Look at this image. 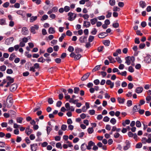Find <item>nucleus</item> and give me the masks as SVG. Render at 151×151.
Returning <instances> with one entry per match:
<instances>
[{
  "mask_svg": "<svg viewBox=\"0 0 151 151\" xmlns=\"http://www.w3.org/2000/svg\"><path fill=\"white\" fill-rule=\"evenodd\" d=\"M68 19L70 21L74 20L76 17V14L72 12H69L68 14Z\"/></svg>",
  "mask_w": 151,
  "mask_h": 151,
  "instance_id": "obj_1",
  "label": "nucleus"
},
{
  "mask_svg": "<svg viewBox=\"0 0 151 151\" xmlns=\"http://www.w3.org/2000/svg\"><path fill=\"white\" fill-rule=\"evenodd\" d=\"M39 28V26L38 25H34L33 26L31 27V32L34 34H35L36 33L35 29L38 30Z\"/></svg>",
  "mask_w": 151,
  "mask_h": 151,
  "instance_id": "obj_2",
  "label": "nucleus"
},
{
  "mask_svg": "<svg viewBox=\"0 0 151 151\" xmlns=\"http://www.w3.org/2000/svg\"><path fill=\"white\" fill-rule=\"evenodd\" d=\"M58 11V7L56 6L53 7L52 9L47 12L48 14H50L52 12L55 13Z\"/></svg>",
  "mask_w": 151,
  "mask_h": 151,
  "instance_id": "obj_3",
  "label": "nucleus"
},
{
  "mask_svg": "<svg viewBox=\"0 0 151 151\" xmlns=\"http://www.w3.org/2000/svg\"><path fill=\"white\" fill-rule=\"evenodd\" d=\"M125 144L126 145L123 147V149L125 150H127L130 147L131 143L129 141L127 140L125 142Z\"/></svg>",
  "mask_w": 151,
  "mask_h": 151,
  "instance_id": "obj_4",
  "label": "nucleus"
},
{
  "mask_svg": "<svg viewBox=\"0 0 151 151\" xmlns=\"http://www.w3.org/2000/svg\"><path fill=\"white\" fill-rule=\"evenodd\" d=\"M141 141L143 144H146V143H151V139H147L146 137H142Z\"/></svg>",
  "mask_w": 151,
  "mask_h": 151,
  "instance_id": "obj_5",
  "label": "nucleus"
},
{
  "mask_svg": "<svg viewBox=\"0 0 151 151\" xmlns=\"http://www.w3.org/2000/svg\"><path fill=\"white\" fill-rule=\"evenodd\" d=\"M28 30L26 27H24L22 28L21 32L22 35H27L28 33Z\"/></svg>",
  "mask_w": 151,
  "mask_h": 151,
  "instance_id": "obj_6",
  "label": "nucleus"
},
{
  "mask_svg": "<svg viewBox=\"0 0 151 151\" xmlns=\"http://www.w3.org/2000/svg\"><path fill=\"white\" fill-rule=\"evenodd\" d=\"M144 60L147 63H151V55H147L145 57Z\"/></svg>",
  "mask_w": 151,
  "mask_h": 151,
  "instance_id": "obj_7",
  "label": "nucleus"
},
{
  "mask_svg": "<svg viewBox=\"0 0 151 151\" xmlns=\"http://www.w3.org/2000/svg\"><path fill=\"white\" fill-rule=\"evenodd\" d=\"M128 135L129 137H133L135 139H138V137L136 133L133 134L131 132H129L128 133Z\"/></svg>",
  "mask_w": 151,
  "mask_h": 151,
  "instance_id": "obj_8",
  "label": "nucleus"
},
{
  "mask_svg": "<svg viewBox=\"0 0 151 151\" xmlns=\"http://www.w3.org/2000/svg\"><path fill=\"white\" fill-rule=\"evenodd\" d=\"M125 63L128 65L131 64V61L132 60V58L130 56H127L125 58Z\"/></svg>",
  "mask_w": 151,
  "mask_h": 151,
  "instance_id": "obj_9",
  "label": "nucleus"
},
{
  "mask_svg": "<svg viewBox=\"0 0 151 151\" xmlns=\"http://www.w3.org/2000/svg\"><path fill=\"white\" fill-rule=\"evenodd\" d=\"M95 145V143L92 141H90L88 143V146H86L88 150H91V147Z\"/></svg>",
  "mask_w": 151,
  "mask_h": 151,
  "instance_id": "obj_10",
  "label": "nucleus"
},
{
  "mask_svg": "<svg viewBox=\"0 0 151 151\" xmlns=\"http://www.w3.org/2000/svg\"><path fill=\"white\" fill-rule=\"evenodd\" d=\"M30 146L32 151H36L38 147L36 143L31 145Z\"/></svg>",
  "mask_w": 151,
  "mask_h": 151,
  "instance_id": "obj_11",
  "label": "nucleus"
},
{
  "mask_svg": "<svg viewBox=\"0 0 151 151\" xmlns=\"http://www.w3.org/2000/svg\"><path fill=\"white\" fill-rule=\"evenodd\" d=\"M90 73H87L85 74L81 78L82 81H84L86 80L89 76Z\"/></svg>",
  "mask_w": 151,
  "mask_h": 151,
  "instance_id": "obj_12",
  "label": "nucleus"
},
{
  "mask_svg": "<svg viewBox=\"0 0 151 151\" xmlns=\"http://www.w3.org/2000/svg\"><path fill=\"white\" fill-rule=\"evenodd\" d=\"M139 5L140 7L143 9L146 6V4L143 1H141L139 2Z\"/></svg>",
  "mask_w": 151,
  "mask_h": 151,
  "instance_id": "obj_13",
  "label": "nucleus"
},
{
  "mask_svg": "<svg viewBox=\"0 0 151 151\" xmlns=\"http://www.w3.org/2000/svg\"><path fill=\"white\" fill-rule=\"evenodd\" d=\"M106 84L110 86V88H112L114 86V83L112 82L110 80H107L106 81Z\"/></svg>",
  "mask_w": 151,
  "mask_h": 151,
  "instance_id": "obj_14",
  "label": "nucleus"
},
{
  "mask_svg": "<svg viewBox=\"0 0 151 151\" xmlns=\"http://www.w3.org/2000/svg\"><path fill=\"white\" fill-rule=\"evenodd\" d=\"M17 87V85L16 84H13L11 86L10 89L11 91H13L16 89Z\"/></svg>",
  "mask_w": 151,
  "mask_h": 151,
  "instance_id": "obj_15",
  "label": "nucleus"
},
{
  "mask_svg": "<svg viewBox=\"0 0 151 151\" xmlns=\"http://www.w3.org/2000/svg\"><path fill=\"white\" fill-rule=\"evenodd\" d=\"M143 90V88L142 87H138L136 88L135 89V92L137 93H139L142 92Z\"/></svg>",
  "mask_w": 151,
  "mask_h": 151,
  "instance_id": "obj_16",
  "label": "nucleus"
},
{
  "mask_svg": "<svg viewBox=\"0 0 151 151\" xmlns=\"http://www.w3.org/2000/svg\"><path fill=\"white\" fill-rule=\"evenodd\" d=\"M32 129H30L29 127L25 129V132L28 135H29L32 132Z\"/></svg>",
  "mask_w": 151,
  "mask_h": 151,
  "instance_id": "obj_17",
  "label": "nucleus"
},
{
  "mask_svg": "<svg viewBox=\"0 0 151 151\" xmlns=\"http://www.w3.org/2000/svg\"><path fill=\"white\" fill-rule=\"evenodd\" d=\"M107 35L106 32L101 33L99 35V37L100 38H103Z\"/></svg>",
  "mask_w": 151,
  "mask_h": 151,
  "instance_id": "obj_18",
  "label": "nucleus"
},
{
  "mask_svg": "<svg viewBox=\"0 0 151 151\" xmlns=\"http://www.w3.org/2000/svg\"><path fill=\"white\" fill-rule=\"evenodd\" d=\"M118 101L119 104H123L125 101V99L124 98L118 97L117 99Z\"/></svg>",
  "mask_w": 151,
  "mask_h": 151,
  "instance_id": "obj_19",
  "label": "nucleus"
},
{
  "mask_svg": "<svg viewBox=\"0 0 151 151\" xmlns=\"http://www.w3.org/2000/svg\"><path fill=\"white\" fill-rule=\"evenodd\" d=\"M37 16H32L30 17L29 19V21L30 22H33L34 21L37 19Z\"/></svg>",
  "mask_w": 151,
  "mask_h": 151,
  "instance_id": "obj_20",
  "label": "nucleus"
},
{
  "mask_svg": "<svg viewBox=\"0 0 151 151\" xmlns=\"http://www.w3.org/2000/svg\"><path fill=\"white\" fill-rule=\"evenodd\" d=\"M86 37L85 36H82L79 38V41L81 43L84 42L86 40Z\"/></svg>",
  "mask_w": 151,
  "mask_h": 151,
  "instance_id": "obj_21",
  "label": "nucleus"
},
{
  "mask_svg": "<svg viewBox=\"0 0 151 151\" xmlns=\"http://www.w3.org/2000/svg\"><path fill=\"white\" fill-rule=\"evenodd\" d=\"M48 32L50 34H54L55 33V31L53 27H50L49 28Z\"/></svg>",
  "mask_w": 151,
  "mask_h": 151,
  "instance_id": "obj_22",
  "label": "nucleus"
},
{
  "mask_svg": "<svg viewBox=\"0 0 151 151\" xmlns=\"http://www.w3.org/2000/svg\"><path fill=\"white\" fill-rule=\"evenodd\" d=\"M108 58L109 59L111 63H114L116 62V61L111 56H109L108 57Z\"/></svg>",
  "mask_w": 151,
  "mask_h": 151,
  "instance_id": "obj_23",
  "label": "nucleus"
},
{
  "mask_svg": "<svg viewBox=\"0 0 151 151\" xmlns=\"http://www.w3.org/2000/svg\"><path fill=\"white\" fill-rule=\"evenodd\" d=\"M91 25L90 23L89 22L84 21L83 23V26L86 28L89 27Z\"/></svg>",
  "mask_w": 151,
  "mask_h": 151,
  "instance_id": "obj_24",
  "label": "nucleus"
},
{
  "mask_svg": "<svg viewBox=\"0 0 151 151\" xmlns=\"http://www.w3.org/2000/svg\"><path fill=\"white\" fill-rule=\"evenodd\" d=\"M103 43L105 45L108 46L109 45L110 41L109 40H104L103 41Z\"/></svg>",
  "mask_w": 151,
  "mask_h": 151,
  "instance_id": "obj_25",
  "label": "nucleus"
},
{
  "mask_svg": "<svg viewBox=\"0 0 151 151\" xmlns=\"http://www.w3.org/2000/svg\"><path fill=\"white\" fill-rule=\"evenodd\" d=\"M65 36L66 35L65 33L62 34L61 36L59 39V41L60 42H62Z\"/></svg>",
  "mask_w": 151,
  "mask_h": 151,
  "instance_id": "obj_26",
  "label": "nucleus"
},
{
  "mask_svg": "<svg viewBox=\"0 0 151 151\" xmlns=\"http://www.w3.org/2000/svg\"><path fill=\"white\" fill-rule=\"evenodd\" d=\"M100 65H97L92 70V71L93 72H95L99 70L100 69Z\"/></svg>",
  "mask_w": 151,
  "mask_h": 151,
  "instance_id": "obj_27",
  "label": "nucleus"
},
{
  "mask_svg": "<svg viewBox=\"0 0 151 151\" xmlns=\"http://www.w3.org/2000/svg\"><path fill=\"white\" fill-rule=\"evenodd\" d=\"M52 127H49L47 126V133L48 135H49L50 133V132L52 130Z\"/></svg>",
  "mask_w": 151,
  "mask_h": 151,
  "instance_id": "obj_28",
  "label": "nucleus"
},
{
  "mask_svg": "<svg viewBox=\"0 0 151 151\" xmlns=\"http://www.w3.org/2000/svg\"><path fill=\"white\" fill-rule=\"evenodd\" d=\"M145 103V101L144 100H140L139 101V104L138 106L139 107V108L140 109V106L144 104Z\"/></svg>",
  "mask_w": 151,
  "mask_h": 151,
  "instance_id": "obj_29",
  "label": "nucleus"
},
{
  "mask_svg": "<svg viewBox=\"0 0 151 151\" xmlns=\"http://www.w3.org/2000/svg\"><path fill=\"white\" fill-rule=\"evenodd\" d=\"M90 21L91 24L92 25H94L97 22V20L96 18H93L91 19Z\"/></svg>",
  "mask_w": 151,
  "mask_h": 151,
  "instance_id": "obj_30",
  "label": "nucleus"
},
{
  "mask_svg": "<svg viewBox=\"0 0 151 151\" xmlns=\"http://www.w3.org/2000/svg\"><path fill=\"white\" fill-rule=\"evenodd\" d=\"M139 107L138 106L135 105L134 106L133 108V111L134 112H136L139 109Z\"/></svg>",
  "mask_w": 151,
  "mask_h": 151,
  "instance_id": "obj_31",
  "label": "nucleus"
},
{
  "mask_svg": "<svg viewBox=\"0 0 151 151\" xmlns=\"http://www.w3.org/2000/svg\"><path fill=\"white\" fill-rule=\"evenodd\" d=\"M94 130L92 127H90L88 128L87 131L89 134H91L93 133Z\"/></svg>",
  "mask_w": 151,
  "mask_h": 151,
  "instance_id": "obj_32",
  "label": "nucleus"
},
{
  "mask_svg": "<svg viewBox=\"0 0 151 151\" xmlns=\"http://www.w3.org/2000/svg\"><path fill=\"white\" fill-rule=\"evenodd\" d=\"M6 78L9 82L13 83L14 82V79L10 76H7Z\"/></svg>",
  "mask_w": 151,
  "mask_h": 151,
  "instance_id": "obj_33",
  "label": "nucleus"
},
{
  "mask_svg": "<svg viewBox=\"0 0 151 151\" xmlns=\"http://www.w3.org/2000/svg\"><path fill=\"white\" fill-rule=\"evenodd\" d=\"M16 57L14 53H12L10 56L9 58V60L11 61H12L13 60L14 58Z\"/></svg>",
  "mask_w": 151,
  "mask_h": 151,
  "instance_id": "obj_34",
  "label": "nucleus"
},
{
  "mask_svg": "<svg viewBox=\"0 0 151 151\" xmlns=\"http://www.w3.org/2000/svg\"><path fill=\"white\" fill-rule=\"evenodd\" d=\"M81 55L79 54L76 55L74 59L76 60H78L81 58Z\"/></svg>",
  "mask_w": 151,
  "mask_h": 151,
  "instance_id": "obj_35",
  "label": "nucleus"
},
{
  "mask_svg": "<svg viewBox=\"0 0 151 151\" xmlns=\"http://www.w3.org/2000/svg\"><path fill=\"white\" fill-rule=\"evenodd\" d=\"M12 103L10 100L9 101V102H6V107L8 108L12 106Z\"/></svg>",
  "mask_w": 151,
  "mask_h": 151,
  "instance_id": "obj_36",
  "label": "nucleus"
},
{
  "mask_svg": "<svg viewBox=\"0 0 151 151\" xmlns=\"http://www.w3.org/2000/svg\"><path fill=\"white\" fill-rule=\"evenodd\" d=\"M48 17L47 15L45 14L44 15L42 16V18L41 19V20H45L47 19L48 18Z\"/></svg>",
  "mask_w": 151,
  "mask_h": 151,
  "instance_id": "obj_37",
  "label": "nucleus"
},
{
  "mask_svg": "<svg viewBox=\"0 0 151 151\" xmlns=\"http://www.w3.org/2000/svg\"><path fill=\"white\" fill-rule=\"evenodd\" d=\"M65 107L67 109V111L70 110V104L68 103H67L65 105Z\"/></svg>",
  "mask_w": 151,
  "mask_h": 151,
  "instance_id": "obj_38",
  "label": "nucleus"
},
{
  "mask_svg": "<svg viewBox=\"0 0 151 151\" xmlns=\"http://www.w3.org/2000/svg\"><path fill=\"white\" fill-rule=\"evenodd\" d=\"M97 32V30L95 28H93L92 29V30L91 32V33L93 35H95Z\"/></svg>",
  "mask_w": 151,
  "mask_h": 151,
  "instance_id": "obj_39",
  "label": "nucleus"
},
{
  "mask_svg": "<svg viewBox=\"0 0 151 151\" xmlns=\"http://www.w3.org/2000/svg\"><path fill=\"white\" fill-rule=\"evenodd\" d=\"M64 11L66 12H68L70 10V7L68 6H65L64 7Z\"/></svg>",
  "mask_w": 151,
  "mask_h": 151,
  "instance_id": "obj_40",
  "label": "nucleus"
},
{
  "mask_svg": "<svg viewBox=\"0 0 151 151\" xmlns=\"http://www.w3.org/2000/svg\"><path fill=\"white\" fill-rule=\"evenodd\" d=\"M6 69V66L4 65H2L0 67V69L1 71H4Z\"/></svg>",
  "mask_w": 151,
  "mask_h": 151,
  "instance_id": "obj_41",
  "label": "nucleus"
},
{
  "mask_svg": "<svg viewBox=\"0 0 151 151\" xmlns=\"http://www.w3.org/2000/svg\"><path fill=\"white\" fill-rule=\"evenodd\" d=\"M136 125L137 127H140L141 126V124L140 122L139 121H137L136 123Z\"/></svg>",
  "mask_w": 151,
  "mask_h": 151,
  "instance_id": "obj_42",
  "label": "nucleus"
},
{
  "mask_svg": "<svg viewBox=\"0 0 151 151\" xmlns=\"http://www.w3.org/2000/svg\"><path fill=\"white\" fill-rule=\"evenodd\" d=\"M146 100L147 101V103H149L150 101H151V97L150 96H147L146 98Z\"/></svg>",
  "mask_w": 151,
  "mask_h": 151,
  "instance_id": "obj_43",
  "label": "nucleus"
},
{
  "mask_svg": "<svg viewBox=\"0 0 151 151\" xmlns=\"http://www.w3.org/2000/svg\"><path fill=\"white\" fill-rule=\"evenodd\" d=\"M0 24L1 25H4L5 24V20L4 19H0Z\"/></svg>",
  "mask_w": 151,
  "mask_h": 151,
  "instance_id": "obj_44",
  "label": "nucleus"
},
{
  "mask_svg": "<svg viewBox=\"0 0 151 151\" xmlns=\"http://www.w3.org/2000/svg\"><path fill=\"white\" fill-rule=\"evenodd\" d=\"M110 122L113 124H114L116 122V120L114 118H112L110 120Z\"/></svg>",
  "mask_w": 151,
  "mask_h": 151,
  "instance_id": "obj_45",
  "label": "nucleus"
},
{
  "mask_svg": "<svg viewBox=\"0 0 151 151\" xmlns=\"http://www.w3.org/2000/svg\"><path fill=\"white\" fill-rule=\"evenodd\" d=\"M104 48V47L103 46H100L98 47L97 48V50L99 52H102Z\"/></svg>",
  "mask_w": 151,
  "mask_h": 151,
  "instance_id": "obj_46",
  "label": "nucleus"
},
{
  "mask_svg": "<svg viewBox=\"0 0 151 151\" xmlns=\"http://www.w3.org/2000/svg\"><path fill=\"white\" fill-rule=\"evenodd\" d=\"M74 50V48L72 46H69L68 48V50L70 52H73Z\"/></svg>",
  "mask_w": 151,
  "mask_h": 151,
  "instance_id": "obj_47",
  "label": "nucleus"
},
{
  "mask_svg": "<svg viewBox=\"0 0 151 151\" xmlns=\"http://www.w3.org/2000/svg\"><path fill=\"white\" fill-rule=\"evenodd\" d=\"M109 3L111 5L114 6L115 4V0H110Z\"/></svg>",
  "mask_w": 151,
  "mask_h": 151,
  "instance_id": "obj_48",
  "label": "nucleus"
},
{
  "mask_svg": "<svg viewBox=\"0 0 151 151\" xmlns=\"http://www.w3.org/2000/svg\"><path fill=\"white\" fill-rule=\"evenodd\" d=\"M80 91L78 87H75L74 88V93H78Z\"/></svg>",
  "mask_w": 151,
  "mask_h": 151,
  "instance_id": "obj_49",
  "label": "nucleus"
},
{
  "mask_svg": "<svg viewBox=\"0 0 151 151\" xmlns=\"http://www.w3.org/2000/svg\"><path fill=\"white\" fill-rule=\"evenodd\" d=\"M9 5V3L8 2H6L5 3H4L3 5V6L5 8H7L8 7Z\"/></svg>",
  "mask_w": 151,
  "mask_h": 151,
  "instance_id": "obj_50",
  "label": "nucleus"
},
{
  "mask_svg": "<svg viewBox=\"0 0 151 151\" xmlns=\"http://www.w3.org/2000/svg\"><path fill=\"white\" fill-rule=\"evenodd\" d=\"M67 128V126L65 124H63L61 126V129L63 131H65L66 130Z\"/></svg>",
  "mask_w": 151,
  "mask_h": 151,
  "instance_id": "obj_51",
  "label": "nucleus"
},
{
  "mask_svg": "<svg viewBox=\"0 0 151 151\" xmlns=\"http://www.w3.org/2000/svg\"><path fill=\"white\" fill-rule=\"evenodd\" d=\"M142 146V144L141 142L138 143L136 146V147L137 148H141Z\"/></svg>",
  "mask_w": 151,
  "mask_h": 151,
  "instance_id": "obj_52",
  "label": "nucleus"
},
{
  "mask_svg": "<svg viewBox=\"0 0 151 151\" xmlns=\"http://www.w3.org/2000/svg\"><path fill=\"white\" fill-rule=\"evenodd\" d=\"M94 39V37L90 35L89 36L88 38V41L89 42H92Z\"/></svg>",
  "mask_w": 151,
  "mask_h": 151,
  "instance_id": "obj_53",
  "label": "nucleus"
},
{
  "mask_svg": "<svg viewBox=\"0 0 151 151\" xmlns=\"http://www.w3.org/2000/svg\"><path fill=\"white\" fill-rule=\"evenodd\" d=\"M23 119L21 117H18L17 119V122L20 123H22Z\"/></svg>",
  "mask_w": 151,
  "mask_h": 151,
  "instance_id": "obj_54",
  "label": "nucleus"
},
{
  "mask_svg": "<svg viewBox=\"0 0 151 151\" xmlns=\"http://www.w3.org/2000/svg\"><path fill=\"white\" fill-rule=\"evenodd\" d=\"M45 60L44 59L43 57H40L39 58L38 60V62H40L42 63H44L45 61Z\"/></svg>",
  "mask_w": 151,
  "mask_h": 151,
  "instance_id": "obj_55",
  "label": "nucleus"
},
{
  "mask_svg": "<svg viewBox=\"0 0 151 151\" xmlns=\"http://www.w3.org/2000/svg\"><path fill=\"white\" fill-rule=\"evenodd\" d=\"M112 26L115 28H118L119 27V24L117 22L114 23L113 24Z\"/></svg>",
  "mask_w": 151,
  "mask_h": 151,
  "instance_id": "obj_56",
  "label": "nucleus"
},
{
  "mask_svg": "<svg viewBox=\"0 0 151 151\" xmlns=\"http://www.w3.org/2000/svg\"><path fill=\"white\" fill-rule=\"evenodd\" d=\"M134 86L133 84L132 83H129L128 84V88L129 89H132Z\"/></svg>",
  "mask_w": 151,
  "mask_h": 151,
  "instance_id": "obj_57",
  "label": "nucleus"
},
{
  "mask_svg": "<svg viewBox=\"0 0 151 151\" xmlns=\"http://www.w3.org/2000/svg\"><path fill=\"white\" fill-rule=\"evenodd\" d=\"M53 49L52 47H49L47 48V51L48 52L51 53L52 52Z\"/></svg>",
  "mask_w": 151,
  "mask_h": 151,
  "instance_id": "obj_58",
  "label": "nucleus"
},
{
  "mask_svg": "<svg viewBox=\"0 0 151 151\" xmlns=\"http://www.w3.org/2000/svg\"><path fill=\"white\" fill-rule=\"evenodd\" d=\"M132 101L131 100H128L127 101V106L129 107L132 105Z\"/></svg>",
  "mask_w": 151,
  "mask_h": 151,
  "instance_id": "obj_59",
  "label": "nucleus"
},
{
  "mask_svg": "<svg viewBox=\"0 0 151 151\" xmlns=\"http://www.w3.org/2000/svg\"><path fill=\"white\" fill-rule=\"evenodd\" d=\"M109 120V118L107 116H106L104 117L103 119V121L105 122H108Z\"/></svg>",
  "mask_w": 151,
  "mask_h": 151,
  "instance_id": "obj_60",
  "label": "nucleus"
},
{
  "mask_svg": "<svg viewBox=\"0 0 151 151\" xmlns=\"http://www.w3.org/2000/svg\"><path fill=\"white\" fill-rule=\"evenodd\" d=\"M56 146L58 148H60L61 149L62 148L61 144L60 142L57 143L56 145Z\"/></svg>",
  "mask_w": 151,
  "mask_h": 151,
  "instance_id": "obj_61",
  "label": "nucleus"
},
{
  "mask_svg": "<svg viewBox=\"0 0 151 151\" xmlns=\"http://www.w3.org/2000/svg\"><path fill=\"white\" fill-rule=\"evenodd\" d=\"M116 60L119 63H121L122 62V60H121L120 58L119 57H117L116 58Z\"/></svg>",
  "mask_w": 151,
  "mask_h": 151,
  "instance_id": "obj_62",
  "label": "nucleus"
},
{
  "mask_svg": "<svg viewBox=\"0 0 151 151\" xmlns=\"http://www.w3.org/2000/svg\"><path fill=\"white\" fill-rule=\"evenodd\" d=\"M66 35L67 36H70L72 35V33L70 30H68L66 32Z\"/></svg>",
  "mask_w": 151,
  "mask_h": 151,
  "instance_id": "obj_63",
  "label": "nucleus"
},
{
  "mask_svg": "<svg viewBox=\"0 0 151 151\" xmlns=\"http://www.w3.org/2000/svg\"><path fill=\"white\" fill-rule=\"evenodd\" d=\"M82 17L84 19H86L89 18V15L87 14H86L83 15V16Z\"/></svg>",
  "mask_w": 151,
  "mask_h": 151,
  "instance_id": "obj_64",
  "label": "nucleus"
}]
</instances>
